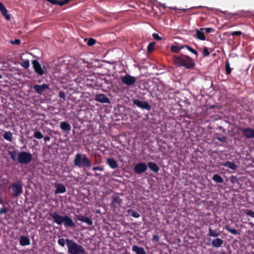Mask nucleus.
<instances>
[{"label":"nucleus","instance_id":"obj_1","mask_svg":"<svg viewBox=\"0 0 254 254\" xmlns=\"http://www.w3.org/2000/svg\"><path fill=\"white\" fill-rule=\"evenodd\" d=\"M173 62L176 65L183 66L188 69L191 68L194 65V63L191 59L184 55L175 56L173 58Z\"/></svg>","mask_w":254,"mask_h":254},{"label":"nucleus","instance_id":"obj_2","mask_svg":"<svg viewBox=\"0 0 254 254\" xmlns=\"http://www.w3.org/2000/svg\"><path fill=\"white\" fill-rule=\"evenodd\" d=\"M50 216L53 219L54 222L58 225H61L63 223L65 227H73L74 224L72 219L67 215L61 216L57 212H53L50 214Z\"/></svg>","mask_w":254,"mask_h":254},{"label":"nucleus","instance_id":"obj_3","mask_svg":"<svg viewBox=\"0 0 254 254\" xmlns=\"http://www.w3.org/2000/svg\"><path fill=\"white\" fill-rule=\"evenodd\" d=\"M66 243L69 254H87L85 249L74 241L67 239Z\"/></svg>","mask_w":254,"mask_h":254},{"label":"nucleus","instance_id":"obj_4","mask_svg":"<svg viewBox=\"0 0 254 254\" xmlns=\"http://www.w3.org/2000/svg\"><path fill=\"white\" fill-rule=\"evenodd\" d=\"M74 165L78 167L90 168L91 164L85 154L77 153L74 159Z\"/></svg>","mask_w":254,"mask_h":254},{"label":"nucleus","instance_id":"obj_5","mask_svg":"<svg viewBox=\"0 0 254 254\" xmlns=\"http://www.w3.org/2000/svg\"><path fill=\"white\" fill-rule=\"evenodd\" d=\"M23 191V186L21 182H18L13 183L8 188L9 194L13 196H18Z\"/></svg>","mask_w":254,"mask_h":254},{"label":"nucleus","instance_id":"obj_6","mask_svg":"<svg viewBox=\"0 0 254 254\" xmlns=\"http://www.w3.org/2000/svg\"><path fill=\"white\" fill-rule=\"evenodd\" d=\"M32 154L26 151H22L17 154V162L22 164H28L32 160Z\"/></svg>","mask_w":254,"mask_h":254},{"label":"nucleus","instance_id":"obj_7","mask_svg":"<svg viewBox=\"0 0 254 254\" xmlns=\"http://www.w3.org/2000/svg\"><path fill=\"white\" fill-rule=\"evenodd\" d=\"M121 80L124 84L130 86L135 83L136 78L129 74H126L122 77Z\"/></svg>","mask_w":254,"mask_h":254},{"label":"nucleus","instance_id":"obj_8","mask_svg":"<svg viewBox=\"0 0 254 254\" xmlns=\"http://www.w3.org/2000/svg\"><path fill=\"white\" fill-rule=\"evenodd\" d=\"M133 102L134 105L142 109H145L148 111L151 109V106L147 102L140 101L137 99L134 100Z\"/></svg>","mask_w":254,"mask_h":254},{"label":"nucleus","instance_id":"obj_9","mask_svg":"<svg viewBox=\"0 0 254 254\" xmlns=\"http://www.w3.org/2000/svg\"><path fill=\"white\" fill-rule=\"evenodd\" d=\"M147 169V165L144 163H139L135 165L133 171L137 174H141L146 171Z\"/></svg>","mask_w":254,"mask_h":254},{"label":"nucleus","instance_id":"obj_10","mask_svg":"<svg viewBox=\"0 0 254 254\" xmlns=\"http://www.w3.org/2000/svg\"><path fill=\"white\" fill-rule=\"evenodd\" d=\"M32 64L35 71L39 75H42L45 73L44 69L41 67L38 61L35 60L32 62Z\"/></svg>","mask_w":254,"mask_h":254},{"label":"nucleus","instance_id":"obj_11","mask_svg":"<svg viewBox=\"0 0 254 254\" xmlns=\"http://www.w3.org/2000/svg\"><path fill=\"white\" fill-rule=\"evenodd\" d=\"M95 100L102 103H110L111 101L110 99L104 94L100 93L98 94L95 97Z\"/></svg>","mask_w":254,"mask_h":254},{"label":"nucleus","instance_id":"obj_12","mask_svg":"<svg viewBox=\"0 0 254 254\" xmlns=\"http://www.w3.org/2000/svg\"><path fill=\"white\" fill-rule=\"evenodd\" d=\"M35 91L39 94H41L43 92L49 88V86L47 84H43L42 85L36 84L33 86Z\"/></svg>","mask_w":254,"mask_h":254},{"label":"nucleus","instance_id":"obj_13","mask_svg":"<svg viewBox=\"0 0 254 254\" xmlns=\"http://www.w3.org/2000/svg\"><path fill=\"white\" fill-rule=\"evenodd\" d=\"M122 202V199L117 195L112 196V201L111 205L114 208L119 207Z\"/></svg>","mask_w":254,"mask_h":254},{"label":"nucleus","instance_id":"obj_14","mask_svg":"<svg viewBox=\"0 0 254 254\" xmlns=\"http://www.w3.org/2000/svg\"><path fill=\"white\" fill-rule=\"evenodd\" d=\"M242 132L247 138H254V129L250 128H243Z\"/></svg>","mask_w":254,"mask_h":254},{"label":"nucleus","instance_id":"obj_15","mask_svg":"<svg viewBox=\"0 0 254 254\" xmlns=\"http://www.w3.org/2000/svg\"><path fill=\"white\" fill-rule=\"evenodd\" d=\"M0 11L1 12V14L5 17V19L7 20H10V15L7 14V10L6 7L3 5V4L1 2H0Z\"/></svg>","mask_w":254,"mask_h":254},{"label":"nucleus","instance_id":"obj_16","mask_svg":"<svg viewBox=\"0 0 254 254\" xmlns=\"http://www.w3.org/2000/svg\"><path fill=\"white\" fill-rule=\"evenodd\" d=\"M76 217L79 221L84 222L89 225H92L93 224L92 220L86 216L82 215H76Z\"/></svg>","mask_w":254,"mask_h":254},{"label":"nucleus","instance_id":"obj_17","mask_svg":"<svg viewBox=\"0 0 254 254\" xmlns=\"http://www.w3.org/2000/svg\"><path fill=\"white\" fill-rule=\"evenodd\" d=\"M19 243L22 246H28L30 244V240L28 237L21 236L19 238Z\"/></svg>","mask_w":254,"mask_h":254},{"label":"nucleus","instance_id":"obj_18","mask_svg":"<svg viewBox=\"0 0 254 254\" xmlns=\"http://www.w3.org/2000/svg\"><path fill=\"white\" fill-rule=\"evenodd\" d=\"M204 30V28H200L199 30L196 29V35L195 37L197 39L200 40H205V37L204 36V34L203 32L202 31Z\"/></svg>","mask_w":254,"mask_h":254},{"label":"nucleus","instance_id":"obj_19","mask_svg":"<svg viewBox=\"0 0 254 254\" xmlns=\"http://www.w3.org/2000/svg\"><path fill=\"white\" fill-rule=\"evenodd\" d=\"M132 251L136 254H146L143 248L137 246H133L132 247Z\"/></svg>","mask_w":254,"mask_h":254},{"label":"nucleus","instance_id":"obj_20","mask_svg":"<svg viewBox=\"0 0 254 254\" xmlns=\"http://www.w3.org/2000/svg\"><path fill=\"white\" fill-rule=\"evenodd\" d=\"M60 127L64 131H69L71 129V126L66 122H62L60 123Z\"/></svg>","mask_w":254,"mask_h":254},{"label":"nucleus","instance_id":"obj_21","mask_svg":"<svg viewBox=\"0 0 254 254\" xmlns=\"http://www.w3.org/2000/svg\"><path fill=\"white\" fill-rule=\"evenodd\" d=\"M222 165L232 170L236 169L238 167L234 162L230 161H227L222 164Z\"/></svg>","mask_w":254,"mask_h":254},{"label":"nucleus","instance_id":"obj_22","mask_svg":"<svg viewBox=\"0 0 254 254\" xmlns=\"http://www.w3.org/2000/svg\"><path fill=\"white\" fill-rule=\"evenodd\" d=\"M148 166L151 171L155 173L158 172L159 170V168L157 165L152 162L148 163Z\"/></svg>","mask_w":254,"mask_h":254},{"label":"nucleus","instance_id":"obj_23","mask_svg":"<svg viewBox=\"0 0 254 254\" xmlns=\"http://www.w3.org/2000/svg\"><path fill=\"white\" fill-rule=\"evenodd\" d=\"M107 163L112 169H115L118 167L117 162L115 160L112 158H108L107 160Z\"/></svg>","mask_w":254,"mask_h":254},{"label":"nucleus","instance_id":"obj_24","mask_svg":"<svg viewBox=\"0 0 254 254\" xmlns=\"http://www.w3.org/2000/svg\"><path fill=\"white\" fill-rule=\"evenodd\" d=\"M223 244V241L220 238H216L212 242V245L214 247L218 248Z\"/></svg>","mask_w":254,"mask_h":254},{"label":"nucleus","instance_id":"obj_25","mask_svg":"<svg viewBox=\"0 0 254 254\" xmlns=\"http://www.w3.org/2000/svg\"><path fill=\"white\" fill-rule=\"evenodd\" d=\"M65 187L62 184H58L55 191L56 193H64L65 192Z\"/></svg>","mask_w":254,"mask_h":254},{"label":"nucleus","instance_id":"obj_26","mask_svg":"<svg viewBox=\"0 0 254 254\" xmlns=\"http://www.w3.org/2000/svg\"><path fill=\"white\" fill-rule=\"evenodd\" d=\"M3 136L7 141H12L13 140L12 134L10 131H5Z\"/></svg>","mask_w":254,"mask_h":254},{"label":"nucleus","instance_id":"obj_27","mask_svg":"<svg viewBox=\"0 0 254 254\" xmlns=\"http://www.w3.org/2000/svg\"><path fill=\"white\" fill-rule=\"evenodd\" d=\"M212 179L214 182L217 183H222L223 182V179L218 174L214 175Z\"/></svg>","mask_w":254,"mask_h":254},{"label":"nucleus","instance_id":"obj_28","mask_svg":"<svg viewBox=\"0 0 254 254\" xmlns=\"http://www.w3.org/2000/svg\"><path fill=\"white\" fill-rule=\"evenodd\" d=\"M127 212L129 215H131L132 217L134 218H138L140 217L139 213L135 211L133 209L128 210Z\"/></svg>","mask_w":254,"mask_h":254},{"label":"nucleus","instance_id":"obj_29","mask_svg":"<svg viewBox=\"0 0 254 254\" xmlns=\"http://www.w3.org/2000/svg\"><path fill=\"white\" fill-rule=\"evenodd\" d=\"M11 158L14 161H17V154L16 151H10L9 153Z\"/></svg>","mask_w":254,"mask_h":254},{"label":"nucleus","instance_id":"obj_30","mask_svg":"<svg viewBox=\"0 0 254 254\" xmlns=\"http://www.w3.org/2000/svg\"><path fill=\"white\" fill-rule=\"evenodd\" d=\"M184 48H185L184 46L179 47V46H173L171 47V51L174 53H178L181 49Z\"/></svg>","mask_w":254,"mask_h":254},{"label":"nucleus","instance_id":"obj_31","mask_svg":"<svg viewBox=\"0 0 254 254\" xmlns=\"http://www.w3.org/2000/svg\"><path fill=\"white\" fill-rule=\"evenodd\" d=\"M225 228L230 233L234 235H237L238 234L237 231L235 229L230 228L229 226L226 225L225 226Z\"/></svg>","mask_w":254,"mask_h":254},{"label":"nucleus","instance_id":"obj_32","mask_svg":"<svg viewBox=\"0 0 254 254\" xmlns=\"http://www.w3.org/2000/svg\"><path fill=\"white\" fill-rule=\"evenodd\" d=\"M34 136L37 139H41L43 137V135L40 131H36L34 133Z\"/></svg>","mask_w":254,"mask_h":254},{"label":"nucleus","instance_id":"obj_33","mask_svg":"<svg viewBox=\"0 0 254 254\" xmlns=\"http://www.w3.org/2000/svg\"><path fill=\"white\" fill-rule=\"evenodd\" d=\"M208 235L210 237H217L219 236L218 233L214 232L211 228H209Z\"/></svg>","mask_w":254,"mask_h":254},{"label":"nucleus","instance_id":"obj_34","mask_svg":"<svg viewBox=\"0 0 254 254\" xmlns=\"http://www.w3.org/2000/svg\"><path fill=\"white\" fill-rule=\"evenodd\" d=\"M21 65L23 67H24V68H25L26 69L28 68L29 67V65H30V64H29V61L28 60H24L23 62V63H22L21 64Z\"/></svg>","mask_w":254,"mask_h":254},{"label":"nucleus","instance_id":"obj_35","mask_svg":"<svg viewBox=\"0 0 254 254\" xmlns=\"http://www.w3.org/2000/svg\"><path fill=\"white\" fill-rule=\"evenodd\" d=\"M185 48H187L190 52L195 55L196 56H197V52L196 51L192 49L191 47L188 46H184Z\"/></svg>","mask_w":254,"mask_h":254},{"label":"nucleus","instance_id":"obj_36","mask_svg":"<svg viewBox=\"0 0 254 254\" xmlns=\"http://www.w3.org/2000/svg\"><path fill=\"white\" fill-rule=\"evenodd\" d=\"M96 43V40L93 38H90L87 40V44L88 46H91L94 45Z\"/></svg>","mask_w":254,"mask_h":254},{"label":"nucleus","instance_id":"obj_37","mask_svg":"<svg viewBox=\"0 0 254 254\" xmlns=\"http://www.w3.org/2000/svg\"><path fill=\"white\" fill-rule=\"evenodd\" d=\"M68 2H69V0H64L63 1L57 0L56 4H58V5L62 6L65 4L67 3Z\"/></svg>","mask_w":254,"mask_h":254},{"label":"nucleus","instance_id":"obj_38","mask_svg":"<svg viewBox=\"0 0 254 254\" xmlns=\"http://www.w3.org/2000/svg\"><path fill=\"white\" fill-rule=\"evenodd\" d=\"M245 213L252 218H254V211L251 210H245Z\"/></svg>","mask_w":254,"mask_h":254},{"label":"nucleus","instance_id":"obj_39","mask_svg":"<svg viewBox=\"0 0 254 254\" xmlns=\"http://www.w3.org/2000/svg\"><path fill=\"white\" fill-rule=\"evenodd\" d=\"M155 45V42H151V43H149V44L148 45V46L147 47L148 51L151 52L152 50H153Z\"/></svg>","mask_w":254,"mask_h":254},{"label":"nucleus","instance_id":"obj_40","mask_svg":"<svg viewBox=\"0 0 254 254\" xmlns=\"http://www.w3.org/2000/svg\"><path fill=\"white\" fill-rule=\"evenodd\" d=\"M65 242H66V240H64V239H62V238L59 239L58 241V243L59 245L63 247H64Z\"/></svg>","mask_w":254,"mask_h":254},{"label":"nucleus","instance_id":"obj_41","mask_svg":"<svg viewBox=\"0 0 254 254\" xmlns=\"http://www.w3.org/2000/svg\"><path fill=\"white\" fill-rule=\"evenodd\" d=\"M226 71L227 74H229L231 71V68L230 67L229 63L228 62H227L226 64Z\"/></svg>","mask_w":254,"mask_h":254},{"label":"nucleus","instance_id":"obj_42","mask_svg":"<svg viewBox=\"0 0 254 254\" xmlns=\"http://www.w3.org/2000/svg\"><path fill=\"white\" fill-rule=\"evenodd\" d=\"M202 54H203V56H205V57H206V56H208L209 55L210 53L208 51V50L207 48H204L203 49Z\"/></svg>","mask_w":254,"mask_h":254},{"label":"nucleus","instance_id":"obj_43","mask_svg":"<svg viewBox=\"0 0 254 254\" xmlns=\"http://www.w3.org/2000/svg\"><path fill=\"white\" fill-rule=\"evenodd\" d=\"M10 42L13 45H19L20 43V40L19 39H16L15 40H11Z\"/></svg>","mask_w":254,"mask_h":254},{"label":"nucleus","instance_id":"obj_44","mask_svg":"<svg viewBox=\"0 0 254 254\" xmlns=\"http://www.w3.org/2000/svg\"><path fill=\"white\" fill-rule=\"evenodd\" d=\"M231 34L232 36H239L242 34V32L240 31H234L231 33Z\"/></svg>","mask_w":254,"mask_h":254},{"label":"nucleus","instance_id":"obj_45","mask_svg":"<svg viewBox=\"0 0 254 254\" xmlns=\"http://www.w3.org/2000/svg\"><path fill=\"white\" fill-rule=\"evenodd\" d=\"M216 139L220 141H221L222 142H225L226 141V137L225 136H222V137H216Z\"/></svg>","mask_w":254,"mask_h":254},{"label":"nucleus","instance_id":"obj_46","mask_svg":"<svg viewBox=\"0 0 254 254\" xmlns=\"http://www.w3.org/2000/svg\"><path fill=\"white\" fill-rule=\"evenodd\" d=\"M153 37L157 40H160L162 38L159 36V35L157 33H153L152 34Z\"/></svg>","mask_w":254,"mask_h":254},{"label":"nucleus","instance_id":"obj_47","mask_svg":"<svg viewBox=\"0 0 254 254\" xmlns=\"http://www.w3.org/2000/svg\"><path fill=\"white\" fill-rule=\"evenodd\" d=\"M7 212V209L5 207L1 208L0 210V214L6 213Z\"/></svg>","mask_w":254,"mask_h":254},{"label":"nucleus","instance_id":"obj_48","mask_svg":"<svg viewBox=\"0 0 254 254\" xmlns=\"http://www.w3.org/2000/svg\"><path fill=\"white\" fill-rule=\"evenodd\" d=\"M204 30H205L206 32L207 33H209L214 31L213 29H212L211 28H209V27L204 28Z\"/></svg>","mask_w":254,"mask_h":254},{"label":"nucleus","instance_id":"obj_49","mask_svg":"<svg viewBox=\"0 0 254 254\" xmlns=\"http://www.w3.org/2000/svg\"><path fill=\"white\" fill-rule=\"evenodd\" d=\"M93 171H96V170H99V171H103V168L102 167H95L94 168H93Z\"/></svg>","mask_w":254,"mask_h":254},{"label":"nucleus","instance_id":"obj_50","mask_svg":"<svg viewBox=\"0 0 254 254\" xmlns=\"http://www.w3.org/2000/svg\"><path fill=\"white\" fill-rule=\"evenodd\" d=\"M59 97L62 98H64V99L65 98V96L64 92H63V91H60L59 92Z\"/></svg>","mask_w":254,"mask_h":254},{"label":"nucleus","instance_id":"obj_51","mask_svg":"<svg viewBox=\"0 0 254 254\" xmlns=\"http://www.w3.org/2000/svg\"><path fill=\"white\" fill-rule=\"evenodd\" d=\"M152 239L153 241L158 242L159 241V237L157 235H153L152 237Z\"/></svg>","mask_w":254,"mask_h":254},{"label":"nucleus","instance_id":"obj_52","mask_svg":"<svg viewBox=\"0 0 254 254\" xmlns=\"http://www.w3.org/2000/svg\"><path fill=\"white\" fill-rule=\"evenodd\" d=\"M51 138L50 136H46L44 137V140L45 142L49 141L50 140Z\"/></svg>","mask_w":254,"mask_h":254},{"label":"nucleus","instance_id":"obj_53","mask_svg":"<svg viewBox=\"0 0 254 254\" xmlns=\"http://www.w3.org/2000/svg\"><path fill=\"white\" fill-rule=\"evenodd\" d=\"M48 1L51 2L52 4H56L57 0H47Z\"/></svg>","mask_w":254,"mask_h":254},{"label":"nucleus","instance_id":"obj_54","mask_svg":"<svg viewBox=\"0 0 254 254\" xmlns=\"http://www.w3.org/2000/svg\"><path fill=\"white\" fill-rule=\"evenodd\" d=\"M130 254V253H128V252H125V253H123V254Z\"/></svg>","mask_w":254,"mask_h":254},{"label":"nucleus","instance_id":"obj_55","mask_svg":"<svg viewBox=\"0 0 254 254\" xmlns=\"http://www.w3.org/2000/svg\"><path fill=\"white\" fill-rule=\"evenodd\" d=\"M232 178H234V179H235V180H236V179H236V177H232Z\"/></svg>","mask_w":254,"mask_h":254},{"label":"nucleus","instance_id":"obj_56","mask_svg":"<svg viewBox=\"0 0 254 254\" xmlns=\"http://www.w3.org/2000/svg\"><path fill=\"white\" fill-rule=\"evenodd\" d=\"M2 78V76L1 74H0V79Z\"/></svg>","mask_w":254,"mask_h":254},{"label":"nucleus","instance_id":"obj_57","mask_svg":"<svg viewBox=\"0 0 254 254\" xmlns=\"http://www.w3.org/2000/svg\"><path fill=\"white\" fill-rule=\"evenodd\" d=\"M95 176H98V174H95Z\"/></svg>","mask_w":254,"mask_h":254},{"label":"nucleus","instance_id":"obj_58","mask_svg":"<svg viewBox=\"0 0 254 254\" xmlns=\"http://www.w3.org/2000/svg\"><path fill=\"white\" fill-rule=\"evenodd\" d=\"M226 254L225 253H221V254Z\"/></svg>","mask_w":254,"mask_h":254}]
</instances>
